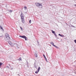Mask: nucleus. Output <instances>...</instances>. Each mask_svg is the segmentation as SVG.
Instances as JSON below:
<instances>
[{
  "mask_svg": "<svg viewBox=\"0 0 76 76\" xmlns=\"http://www.w3.org/2000/svg\"><path fill=\"white\" fill-rule=\"evenodd\" d=\"M36 5L40 9H41L42 7V6L41 4H39V3H36Z\"/></svg>",
  "mask_w": 76,
  "mask_h": 76,
  "instance_id": "nucleus-2",
  "label": "nucleus"
},
{
  "mask_svg": "<svg viewBox=\"0 0 76 76\" xmlns=\"http://www.w3.org/2000/svg\"><path fill=\"white\" fill-rule=\"evenodd\" d=\"M19 37H20L21 38H24V39H25V38H26V37L25 36L20 35Z\"/></svg>",
  "mask_w": 76,
  "mask_h": 76,
  "instance_id": "nucleus-4",
  "label": "nucleus"
},
{
  "mask_svg": "<svg viewBox=\"0 0 76 76\" xmlns=\"http://www.w3.org/2000/svg\"><path fill=\"white\" fill-rule=\"evenodd\" d=\"M12 10L10 11V12L11 13H12Z\"/></svg>",
  "mask_w": 76,
  "mask_h": 76,
  "instance_id": "nucleus-22",
  "label": "nucleus"
},
{
  "mask_svg": "<svg viewBox=\"0 0 76 76\" xmlns=\"http://www.w3.org/2000/svg\"><path fill=\"white\" fill-rule=\"evenodd\" d=\"M50 44H51V45H53V46L54 45V43H53V42H51L50 43Z\"/></svg>",
  "mask_w": 76,
  "mask_h": 76,
  "instance_id": "nucleus-11",
  "label": "nucleus"
},
{
  "mask_svg": "<svg viewBox=\"0 0 76 76\" xmlns=\"http://www.w3.org/2000/svg\"><path fill=\"white\" fill-rule=\"evenodd\" d=\"M25 39V40H26V37L24 39Z\"/></svg>",
  "mask_w": 76,
  "mask_h": 76,
  "instance_id": "nucleus-23",
  "label": "nucleus"
},
{
  "mask_svg": "<svg viewBox=\"0 0 76 76\" xmlns=\"http://www.w3.org/2000/svg\"><path fill=\"white\" fill-rule=\"evenodd\" d=\"M38 42V43H39V42Z\"/></svg>",
  "mask_w": 76,
  "mask_h": 76,
  "instance_id": "nucleus-28",
  "label": "nucleus"
},
{
  "mask_svg": "<svg viewBox=\"0 0 76 76\" xmlns=\"http://www.w3.org/2000/svg\"><path fill=\"white\" fill-rule=\"evenodd\" d=\"M51 31L52 33H53V34L55 33V31H53V30H51Z\"/></svg>",
  "mask_w": 76,
  "mask_h": 76,
  "instance_id": "nucleus-12",
  "label": "nucleus"
},
{
  "mask_svg": "<svg viewBox=\"0 0 76 76\" xmlns=\"http://www.w3.org/2000/svg\"><path fill=\"white\" fill-rule=\"evenodd\" d=\"M37 54V51L35 52L34 56H35L36 57H38V55Z\"/></svg>",
  "mask_w": 76,
  "mask_h": 76,
  "instance_id": "nucleus-5",
  "label": "nucleus"
},
{
  "mask_svg": "<svg viewBox=\"0 0 76 76\" xmlns=\"http://www.w3.org/2000/svg\"><path fill=\"white\" fill-rule=\"evenodd\" d=\"M35 64V62L34 63V64Z\"/></svg>",
  "mask_w": 76,
  "mask_h": 76,
  "instance_id": "nucleus-30",
  "label": "nucleus"
},
{
  "mask_svg": "<svg viewBox=\"0 0 76 76\" xmlns=\"http://www.w3.org/2000/svg\"><path fill=\"white\" fill-rule=\"evenodd\" d=\"M34 67H35V68H36V69H37V66L36 65L34 66Z\"/></svg>",
  "mask_w": 76,
  "mask_h": 76,
  "instance_id": "nucleus-15",
  "label": "nucleus"
},
{
  "mask_svg": "<svg viewBox=\"0 0 76 76\" xmlns=\"http://www.w3.org/2000/svg\"><path fill=\"white\" fill-rule=\"evenodd\" d=\"M75 6H76V4H75Z\"/></svg>",
  "mask_w": 76,
  "mask_h": 76,
  "instance_id": "nucleus-26",
  "label": "nucleus"
},
{
  "mask_svg": "<svg viewBox=\"0 0 76 76\" xmlns=\"http://www.w3.org/2000/svg\"><path fill=\"white\" fill-rule=\"evenodd\" d=\"M58 35L59 36H61V35L60 34H59Z\"/></svg>",
  "mask_w": 76,
  "mask_h": 76,
  "instance_id": "nucleus-20",
  "label": "nucleus"
},
{
  "mask_svg": "<svg viewBox=\"0 0 76 76\" xmlns=\"http://www.w3.org/2000/svg\"><path fill=\"white\" fill-rule=\"evenodd\" d=\"M20 16H21V19L22 18H23V14L22 13V12H21Z\"/></svg>",
  "mask_w": 76,
  "mask_h": 76,
  "instance_id": "nucleus-6",
  "label": "nucleus"
},
{
  "mask_svg": "<svg viewBox=\"0 0 76 76\" xmlns=\"http://www.w3.org/2000/svg\"><path fill=\"white\" fill-rule=\"evenodd\" d=\"M29 23H31V20H30L29 21Z\"/></svg>",
  "mask_w": 76,
  "mask_h": 76,
  "instance_id": "nucleus-18",
  "label": "nucleus"
},
{
  "mask_svg": "<svg viewBox=\"0 0 76 76\" xmlns=\"http://www.w3.org/2000/svg\"><path fill=\"white\" fill-rule=\"evenodd\" d=\"M43 56L44 57L46 61H47V62H48V61H47V58L45 57V55H43Z\"/></svg>",
  "mask_w": 76,
  "mask_h": 76,
  "instance_id": "nucleus-8",
  "label": "nucleus"
},
{
  "mask_svg": "<svg viewBox=\"0 0 76 76\" xmlns=\"http://www.w3.org/2000/svg\"><path fill=\"white\" fill-rule=\"evenodd\" d=\"M54 47H56V48H57V46H56V45H54Z\"/></svg>",
  "mask_w": 76,
  "mask_h": 76,
  "instance_id": "nucleus-14",
  "label": "nucleus"
},
{
  "mask_svg": "<svg viewBox=\"0 0 76 76\" xmlns=\"http://www.w3.org/2000/svg\"><path fill=\"white\" fill-rule=\"evenodd\" d=\"M15 45H16V47H18V44H15Z\"/></svg>",
  "mask_w": 76,
  "mask_h": 76,
  "instance_id": "nucleus-16",
  "label": "nucleus"
},
{
  "mask_svg": "<svg viewBox=\"0 0 76 76\" xmlns=\"http://www.w3.org/2000/svg\"><path fill=\"white\" fill-rule=\"evenodd\" d=\"M74 42L76 43V39L74 40Z\"/></svg>",
  "mask_w": 76,
  "mask_h": 76,
  "instance_id": "nucleus-21",
  "label": "nucleus"
},
{
  "mask_svg": "<svg viewBox=\"0 0 76 76\" xmlns=\"http://www.w3.org/2000/svg\"><path fill=\"white\" fill-rule=\"evenodd\" d=\"M73 27H74V26H73Z\"/></svg>",
  "mask_w": 76,
  "mask_h": 76,
  "instance_id": "nucleus-29",
  "label": "nucleus"
},
{
  "mask_svg": "<svg viewBox=\"0 0 76 76\" xmlns=\"http://www.w3.org/2000/svg\"><path fill=\"white\" fill-rule=\"evenodd\" d=\"M0 28L2 30V31H4V29H3V28L1 26H0Z\"/></svg>",
  "mask_w": 76,
  "mask_h": 76,
  "instance_id": "nucleus-9",
  "label": "nucleus"
},
{
  "mask_svg": "<svg viewBox=\"0 0 76 76\" xmlns=\"http://www.w3.org/2000/svg\"><path fill=\"white\" fill-rule=\"evenodd\" d=\"M27 8L26 7H24V9H25V10H26Z\"/></svg>",
  "mask_w": 76,
  "mask_h": 76,
  "instance_id": "nucleus-19",
  "label": "nucleus"
},
{
  "mask_svg": "<svg viewBox=\"0 0 76 76\" xmlns=\"http://www.w3.org/2000/svg\"><path fill=\"white\" fill-rule=\"evenodd\" d=\"M53 34L56 37H57V35H56V33H54Z\"/></svg>",
  "mask_w": 76,
  "mask_h": 76,
  "instance_id": "nucleus-13",
  "label": "nucleus"
},
{
  "mask_svg": "<svg viewBox=\"0 0 76 76\" xmlns=\"http://www.w3.org/2000/svg\"><path fill=\"white\" fill-rule=\"evenodd\" d=\"M21 19L22 20V22L23 23H24L25 22V21L24 20V18H23Z\"/></svg>",
  "mask_w": 76,
  "mask_h": 76,
  "instance_id": "nucleus-7",
  "label": "nucleus"
},
{
  "mask_svg": "<svg viewBox=\"0 0 76 76\" xmlns=\"http://www.w3.org/2000/svg\"><path fill=\"white\" fill-rule=\"evenodd\" d=\"M40 70V67H39L36 71L35 72V73H38L39 72V70Z\"/></svg>",
  "mask_w": 76,
  "mask_h": 76,
  "instance_id": "nucleus-3",
  "label": "nucleus"
},
{
  "mask_svg": "<svg viewBox=\"0 0 76 76\" xmlns=\"http://www.w3.org/2000/svg\"><path fill=\"white\" fill-rule=\"evenodd\" d=\"M20 28L21 30H22V31H23V28H22V27H20Z\"/></svg>",
  "mask_w": 76,
  "mask_h": 76,
  "instance_id": "nucleus-17",
  "label": "nucleus"
},
{
  "mask_svg": "<svg viewBox=\"0 0 76 76\" xmlns=\"http://www.w3.org/2000/svg\"><path fill=\"white\" fill-rule=\"evenodd\" d=\"M7 68H8V69H9V67L8 66H7Z\"/></svg>",
  "mask_w": 76,
  "mask_h": 76,
  "instance_id": "nucleus-25",
  "label": "nucleus"
},
{
  "mask_svg": "<svg viewBox=\"0 0 76 76\" xmlns=\"http://www.w3.org/2000/svg\"><path fill=\"white\" fill-rule=\"evenodd\" d=\"M0 37H2V36H0Z\"/></svg>",
  "mask_w": 76,
  "mask_h": 76,
  "instance_id": "nucleus-27",
  "label": "nucleus"
},
{
  "mask_svg": "<svg viewBox=\"0 0 76 76\" xmlns=\"http://www.w3.org/2000/svg\"><path fill=\"white\" fill-rule=\"evenodd\" d=\"M18 60L19 61H22V58L21 57H20Z\"/></svg>",
  "mask_w": 76,
  "mask_h": 76,
  "instance_id": "nucleus-10",
  "label": "nucleus"
},
{
  "mask_svg": "<svg viewBox=\"0 0 76 76\" xmlns=\"http://www.w3.org/2000/svg\"><path fill=\"white\" fill-rule=\"evenodd\" d=\"M5 40L7 42H8V43L11 46V47H13L14 45L13 44H12L11 42H9L10 41V37H9V35L7 33H6L5 34V36L4 37Z\"/></svg>",
  "mask_w": 76,
  "mask_h": 76,
  "instance_id": "nucleus-1",
  "label": "nucleus"
},
{
  "mask_svg": "<svg viewBox=\"0 0 76 76\" xmlns=\"http://www.w3.org/2000/svg\"><path fill=\"white\" fill-rule=\"evenodd\" d=\"M61 37H64V35L62 36V35H61Z\"/></svg>",
  "mask_w": 76,
  "mask_h": 76,
  "instance_id": "nucleus-24",
  "label": "nucleus"
}]
</instances>
